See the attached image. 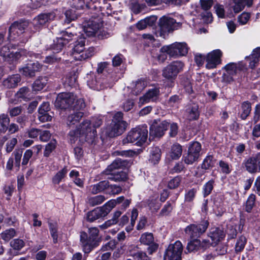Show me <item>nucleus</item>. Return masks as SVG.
<instances>
[{
    "instance_id": "obj_1",
    "label": "nucleus",
    "mask_w": 260,
    "mask_h": 260,
    "mask_svg": "<svg viewBox=\"0 0 260 260\" xmlns=\"http://www.w3.org/2000/svg\"><path fill=\"white\" fill-rule=\"evenodd\" d=\"M89 237L85 232L80 234V242L83 251L86 253H89L94 248L99 244L98 238L99 230L97 228H91L88 230Z\"/></svg>"
},
{
    "instance_id": "obj_2",
    "label": "nucleus",
    "mask_w": 260,
    "mask_h": 260,
    "mask_svg": "<svg viewBox=\"0 0 260 260\" xmlns=\"http://www.w3.org/2000/svg\"><path fill=\"white\" fill-rule=\"evenodd\" d=\"M96 135V131L92 129L91 126L90 125V121H88V120L83 121L76 131H71L69 134L71 143H75L79 137L83 136L86 138L88 136L91 138L94 137Z\"/></svg>"
},
{
    "instance_id": "obj_3",
    "label": "nucleus",
    "mask_w": 260,
    "mask_h": 260,
    "mask_svg": "<svg viewBox=\"0 0 260 260\" xmlns=\"http://www.w3.org/2000/svg\"><path fill=\"white\" fill-rule=\"evenodd\" d=\"M148 136L146 126L137 127L132 129L123 139L124 144L135 143L137 146H142L146 142Z\"/></svg>"
},
{
    "instance_id": "obj_4",
    "label": "nucleus",
    "mask_w": 260,
    "mask_h": 260,
    "mask_svg": "<svg viewBox=\"0 0 260 260\" xmlns=\"http://www.w3.org/2000/svg\"><path fill=\"white\" fill-rule=\"evenodd\" d=\"M85 39H80L76 42L71 53V55L75 60L80 61L85 60L94 54V48L89 47L85 49Z\"/></svg>"
},
{
    "instance_id": "obj_5",
    "label": "nucleus",
    "mask_w": 260,
    "mask_h": 260,
    "mask_svg": "<svg viewBox=\"0 0 260 260\" xmlns=\"http://www.w3.org/2000/svg\"><path fill=\"white\" fill-rule=\"evenodd\" d=\"M188 51V47L185 42H175L170 45L164 46L160 50L161 53H167L175 58L185 56Z\"/></svg>"
},
{
    "instance_id": "obj_6",
    "label": "nucleus",
    "mask_w": 260,
    "mask_h": 260,
    "mask_svg": "<svg viewBox=\"0 0 260 260\" xmlns=\"http://www.w3.org/2000/svg\"><path fill=\"white\" fill-rule=\"evenodd\" d=\"M15 50V46L12 44L4 46L0 49V55L5 61L11 62L19 59L22 56H27L29 54L25 50Z\"/></svg>"
},
{
    "instance_id": "obj_7",
    "label": "nucleus",
    "mask_w": 260,
    "mask_h": 260,
    "mask_svg": "<svg viewBox=\"0 0 260 260\" xmlns=\"http://www.w3.org/2000/svg\"><path fill=\"white\" fill-rule=\"evenodd\" d=\"M116 80L113 79L111 75H108L106 78H104L102 77V75H99L88 81L87 84L91 89L100 90L107 87H111L114 82Z\"/></svg>"
},
{
    "instance_id": "obj_8",
    "label": "nucleus",
    "mask_w": 260,
    "mask_h": 260,
    "mask_svg": "<svg viewBox=\"0 0 260 260\" xmlns=\"http://www.w3.org/2000/svg\"><path fill=\"white\" fill-rule=\"evenodd\" d=\"M182 23L169 16H164L159 19V35L165 38L168 33L180 27Z\"/></svg>"
},
{
    "instance_id": "obj_9",
    "label": "nucleus",
    "mask_w": 260,
    "mask_h": 260,
    "mask_svg": "<svg viewBox=\"0 0 260 260\" xmlns=\"http://www.w3.org/2000/svg\"><path fill=\"white\" fill-rule=\"evenodd\" d=\"M123 114L118 112L115 114L111 124V130L109 133L110 137H115L121 135L126 127V122L122 120Z\"/></svg>"
},
{
    "instance_id": "obj_10",
    "label": "nucleus",
    "mask_w": 260,
    "mask_h": 260,
    "mask_svg": "<svg viewBox=\"0 0 260 260\" xmlns=\"http://www.w3.org/2000/svg\"><path fill=\"white\" fill-rule=\"evenodd\" d=\"M184 64L181 61H175L168 64L162 70V76L166 79L173 81L178 73L183 70Z\"/></svg>"
},
{
    "instance_id": "obj_11",
    "label": "nucleus",
    "mask_w": 260,
    "mask_h": 260,
    "mask_svg": "<svg viewBox=\"0 0 260 260\" xmlns=\"http://www.w3.org/2000/svg\"><path fill=\"white\" fill-rule=\"evenodd\" d=\"M201 144L197 141L192 142L189 145L187 153L184 156V161L187 165H192L197 161L201 151Z\"/></svg>"
},
{
    "instance_id": "obj_12",
    "label": "nucleus",
    "mask_w": 260,
    "mask_h": 260,
    "mask_svg": "<svg viewBox=\"0 0 260 260\" xmlns=\"http://www.w3.org/2000/svg\"><path fill=\"white\" fill-rule=\"evenodd\" d=\"M209 222L207 220L202 221L200 224H191L185 229V234L191 238H198L205 232Z\"/></svg>"
},
{
    "instance_id": "obj_13",
    "label": "nucleus",
    "mask_w": 260,
    "mask_h": 260,
    "mask_svg": "<svg viewBox=\"0 0 260 260\" xmlns=\"http://www.w3.org/2000/svg\"><path fill=\"white\" fill-rule=\"evenodd\" d=\"M76 100V95L71 92H62L59 93L55 101V107L60 109H67L72 107L74 101Z\"/></svg>"
},
{
    "instance_id": "obj_14",
    "label": "nucleus",
    "mask_w": 260,
    "mask_h": 260,
    "mask_svg": "<svg viewBox=\"0 0 260 260\" xmlns=\"http://www.w3.org/2000/svg\"><path fill=\"white\" fill-rule=\"evenodd\" d=\"M245 68V66L242 62L238 64L231 62L224 66V69L226 73L222 75V80L226 83H230L233 81V76L236 75L239 71Z\"/></svg>"
},
{
    "instance_id": "obj_15",
    "label": "nucleus",
    "mask_w": 260,
    "mask_h": 260,
    "mask_svg": "<svg viewBox=\"0 0 260 260\" xmlns=\"http://www.w3.org/2000/svg\"><path fill=\"white\" fill-rule=\"evenodd\" d=\"M169 126V123L166 120L155 119L150 126V135L154 137H161L164 135Z\"/></svg>"
},
{
    "instance_id": "obj_16",
    "label": "nucleus",
    "mask_w": 260,
    "mask_h": 260,
    "mask_svg": "<svg viewBox=\"0 0 260 260\" xmlns=\"http://www.w3.org/2000/svg\"><path fill=\"white\" fill-rule=\"evenodd\" d=\"M62 33V36L56 38L51 45V49L53 50L54 53H58L61 51L64 46L72 40L74 36L72 33L67 31H63Z\"/></svg>"
},
{
    "instance_id": "obj_17",
    "label": "nucleus",
    "mask_w": 260,
    "mask_h": 260,
    "mask_svg": "<svg viewBox=\"0 0 260 260\" xmlns=\"http://www.w3.org/2000/svg\"><path fill=\"white\" fill-rule=\"evenodd\" d=\"M222 52L219 49L214 50L209 53L206 57V67L208 69H214L221 63Z\"/></svg>"
},
{
    "instance_id": "obj_18",
    "label": "nucleus",
    "mask_w": 260,
    "mask_h": 260,
    "mask_svg": "<svg viewBox=\"0 0 260 260\" xmlns=\"http://www.w3.org/2000/svg\"><path fill=\"white\" fill-rule=\"evenodd\" d=\"M28 26L26 21L15 22L10 26L8 39L13 40L23 34L25 29Z\"/></svg>"
},
{
    "instance_id": "obj_19",
    "label": "nucleus",
    "mask_w": 260,
    "mask_h": 260,
    "mask_svg": "<svg viewBox=\"0 0 260 260\" xmlns=\"http://www.w3.org/2000/svg\"><path fill=\"white\" fill-rule=\"evenodd\" d=\"M102 26L100 20L96 18L89 20L84 26L83 30L87 36L95 35L100 30Z\"/></svg>"
},
{
    "instance_id": "obj_20",
    "label": "nucleus",
    "mask_w": 260,
    "mask_h": 260,
    "mask_svg": "<svg viewBox=\"0 0 260 260\" xmlns=\"http://www.w3.org/2000/svg\"><path fill=\"white\" fill-rule=\"evenodd\" d=\"M42 65L38 62L27 63L24 67L19 69V72L26 77H31L35 75L36 72H40Z\"/></svg>"
},
{
    "instance_id": "obj_21",
    "label": "nucleus",
    "mask_w": 260,
    "mask_h": 260,
    "mask_svg": "<svg viewBox=\"0 0 260 260\" xmlns=\"http://www.w3.org/2000/svg\"><path fill=\"white\" fill-rule=\"evenodd\" d=\"M55 17V14L53 12L41 14L34 19L33 24L35 28L38 29L47 22L53 20Z\"/></svg>"
},
{
    "instance_id": "obj_22",
    "label": "nucleus",
    "mask_w": 260,
    "mask_h": 260,
    "mask_svg": "<svg viewBox=\"0 0 260 260\" xmlns=\"http://www.w3.org/2000/svg\"><path fill=\"white\" fill-rule=\"evenodd\" d=\"M159 90L157 88L149 89L143 96L140 98L139 105H142L151 102L155 101L158 98Z\"/></svg>"
},
{
    "instance_id": "obj_23",
    "label": "nucleus",
    "mask_w": 260,
    "mask_h": 260,
    "mask_svg": "<svg viewBox=\"0 0 260 260\" xmlns=\"http://www.w3.org/2000/svg\"><path fill=\"white\" fill-rule=\"evenodd\" d=\"M210 246L209 240H203L201 242L198 239L190 241L187 246V249L189 252L197 251L200 249L205 250Z\"/></svg>"
},
{
    "instance_id": "obj_24",
    "label": "nucleus",
    "mask_w": 260,
    "mask_h": 260,
    "mask_svg": "<svg viewBox=\"0 0 260 260\" xmlns=\"http://www.w3.org/2000/svg\"><path fill=\"white\" fill-rule=\"evenodd\" d=\"M225 234L224 232L218 228H213L210 230L208 237L211 239L210 245L215 246L224 238Z\"/></svg>"
},
{
    "instance_id": "obj_25",
    "label": "nucleus",
    "mask_w": 260,
    "mask_h": 260,
    "mask_svg": "<svg viewBox=\"0 0 260 260\" xmlns=\"http://www.w3.org/2000/svg\"><path fill=\"white\" fill-rule=\"evenodd\" d=\"M50 105L48 102L43 103L39 107L38 110V118L42 122L50 121L52 116L49 114Z\"/></svg>"
},
{
    "instance_id": "obj_26",
    "label": "nucleus",
    "mask_w": 260,
    "mask_h": 260,
    "mask_svg": "<svg viewBox=\"0 0 260 260\" xmlns=\"http://www.w3.org/2000/svg\"><path fill=\"white\" fill-rule=\"evenodd\" d=\"M184 116L189 120L197 119L199 116L198 105L195 104L188 105L185 110Z\"/></svg>"
},
{
    "instance_id": "obj_27",
    "label": "nucleus",
    "mask_w": 260,
    "mask_h": 260,
    "mask_svg": "<svg viewBox=\"0 0 260 260\" xmlns=\"http://www.w3.org/2000/svg\"><path fill=\"white\" fill-rule=\"evenodd\" d=\"M128 162L126 160L121 158H116L113 162L108 166L107 168L104 171L105 174H108L110 172H114L116 169L123 168L127 166Z\"/></svg>"
},
{
    "instance_id": "obj_28",
    "label": "nucleus",
    "mask_w": 260,
    "mask_h": 260,
    "mask_svg": "<svg viewBox=\"0 0 260 260\" xmlns=\"http://www.w3.org/2000/svg\"><path fill=\"white\" fill-rule=\"evenodd\" d=\"M166 250L168 251V259L172 257V253L175 252L177 257V255H181L183 251V246L181 242L179 241H177L173 244H171L169 245Z\"/></svg>"
},
{
    "instance_id": "obj_29",
    "label": "nucleus",
    "mask_w": 260,
    "mask_h": 260,
    "mask_svg": "<svg viewBox=\"0 0 260 260\" xmlns=\"http://www.w3.org/2000/svg\"><path fill=\"white\" fill-rule=\"evenodd\" d=\"M20 80V76L18 74L10 76L4 80L3 85L8 88H15Z\"/></svg>"
},
{
    "instance_id": "obj_30",
    "label": "nucleus",
    "mask_w": 260,
    "mask_h": 260,
    "mask_svg": "<svg viewBox=\"0 0 260 260\" xmlns=\"http://www.w3.org/2000/svg\"><path fill=\"white\" fill-rule=\"evenodd\" d=\"M106 216L101 208H98L88 212L86 216V219L89 222H92L100 218Z\"/></svg>"
},
{
    "instance_id": "obj_31",
    "label": "nucleus",
    "mask_w": 260,
    "mask_h": 260,
    "mask_svg": "<svg viewBox=\"0 0 260 260\" xmlns=\"http://www.w3.org/2000/svg\"><path fill=\"white\" fill-rule=\"evenodd\" d=\"M106 174L108 175V179L115 182L124 181L127 178L126 173L123 171L112 172Z\"/></svg>"
},
{
    "instance_id": "obj_32",
    "label": "nucleus",
    "mask_w": 260,
    "mask_h": 260,
    "mask_svg": "<svg viewBox=\"0 0 260 260\" xmlns=\"http://www.w3.org/2000/svg\"><path fill=\"white\" fill-rule=\"evenodd\" d=\"M156 20V17L154 16H152L141 20L137 23L136 26L139 30H142L148 26L153 25Z\"/></svg>"
},
{
    "instance_id": "obj_33",
    "label": "nucleus",
    "mask_w": 260,
    "mask_h": 260,
    "mask_svg": "<svg viewBox=\"0 0 260 260\" xmlns=\"http://www.w3.org/2000/svg\"><path fill=\"white\" fill-rule=\"evenodd\" d=\"M245 167L246 170L251 173L258 172L256 157L254 156L248 158L245 162Z\"/></svg>"
},
{
    "instance_id": "obj_34",
    "label": "nucleus",
    "mask_w": 260,
    "mask_h": 260,
    "mask_svg": "<svg viewBox=\"0 0 260 260\" xmlns=\"http://www.w3.org/2000/svg\"><path fill=\"white\" fill-rule=\"evenodd\" d=\"M138 248L137 246H134V249L129 248V254L131 256L137 260H150L145 252L137 250Z\"/></svg>"
},
{
    "instance_id": "obj_35",
    "label": "nucleus",
    "mask_w": 260,
    "mask_h": 260,
    "mask_svg": "<svg viewBox=\"0 0 260 260\" xmlns=\"http://www.w3.org/2000/svg\"><path fill=\"white\" fill-rule=\"evenodd\" d=\"M259 58L260 47H257L254 49L251 54L249 57H246V59L249 60V67L253 68L258 62Z\"/></svg>"
},
{
    "instance_id": "obj_36",
    "label": "nucleus",
    "mask_w": 260,
    "mask_h": 260,
    "mask_svg": "<svg viewBox=\"0 0 260 260\" xmlns=\"http://www.w3.org/2000/svg\"><path fill=\"white\" fill-rule=\"evenodd\" d=\"M83 113L81 111L74 112L69 115L67 118V124L69 126L78 123L83 116Z\"/></svg>"
},
{
    "instance_id": "obj_37",
    "label": "nucleus",
    "mask_w": 260,
    "mask_h": 260,
    "mask_svg": "<svg viewBox=\"0 0 260 260\" xmlns=\"http://www.w3.org/2000/svg\"><path fill=\"white\" fill-rule=\"evenodd\" d=\"M109 187L108 181L104 180L99 182L96 184H94L91 186V192L93 194H96L102 192Z\"/></svg>"
},
{
    "instance_id": "obj_38",
    "label": "nucleus",
    "mask_w": 260,
    "mask_h": 260,
    "mask_svg": "<svg viewBox=\"0 0 260 260\" xmlns=\"http://www.w3.org/2000/svg\"><path fill=\"white\" fill-rule=\"evenodd\" d=\"M214 210L217 216H221L225 211V208L221 198H217L214 201Z\"/></svg>"
},
{
    "instance_id": "obj_39",
    "label": "nucleus",
    "mask_w": 260,
    "mask_h": 260,
    "mask_svg": "<svg viewBox=\"0 0 260 260\" xmlns=\"http://www.w3.org/2000/svg\"><path fill=\"white\" fill-rule=\"evenodd\" d=\"M150 153L149 161L153 164L158 163L161 157L160 149L157 147H153Z\"/></svg>"
},
{
    "instance_id": "obj_40",
    "label": "nucleus",
    "mask_w": 260,
    "mask_h": 260,
    "mask_svg": "<svg viewBox=\"0 0 260 260\" xmlns=\"http://www.w3.org/2000/svg\"><path fill=\"white\" fill-rule=\"evenodd\" d=\"M182 152V146L178 144H175L171 147L169 155L172 159H177L181 156Z\"/></svg>"
},
{
    "instance_id": "obj_41",
    "label": "nucleus",
    "mask_w": 260,
    "mask_h": 260,
    "mask_svg": "<svg viewBox=\"0 0 260 260\" xmlns=\"http://www.w3.org/2000/svg\"><path fill=\"white\" fill-rule=\"evenodd\" d=\"M47 80V78L46 77H39L33 84V90L35 91H40L42 90L46 85Z\"/></svg>"
},
{
    "instance_id": "obj_42",
    "label": "nucleus",
    "mask_w": 260,
    "mask_h": 260,
    "mask_svg": "<svg viewBox=\"0 0 260 260\" xmlns=\"http://www.w3.org/2000/svg\"><path fill=\"white\" fill-rule=\"evenodd\" d=\"M106 200L103 195H98L94 197H88L87 203L91 206H95L103 203Z\"/></svg>"
},
{
    "instance_id": "obj_43",
    "label": "nucleus",
    "mask_w": 260,
    "mask_h": 260,
    "mask_svg": "<svg viewBox=\"0 0 260 260\" xmlns=\"http://www.w3.org/2000/svg\"><path fill=\"white\" fill-rule=\"evenodd\" d=\"M146 82L144 80H138L135 83L133 92L134 94L137 95L140 93L146 86Z\"/></svg>"
},
{
    "instance_id": "obj_44",
    "label": "nucleus",
    "mask_w": 260,
    "mask_h": 260,
    "mask_svg": "<svg viewBox=\"0 0 260 260\" xmlns=\"http://www.w3.org/2000/svg\"><path fill=\"white\" fill-rule=\"evenodd\" d=\"M10 119L8 115L4 114L0 115V133H4L6 131Z\"/></svg>"
},
{
    "instance_id": "obj_45",
    "label": "nucleus",
    "mask_w": 260,
    "mask_h": 260,
    "mask_svg": "<svg viewBox=\"0 0 260 260\" xmlns=\"http://www.w3.org/2000/svg\"><path fill=\"white\" fill-rule=\"evenodd\" d=\"M139 241L144 245H150L154 242L153 234L150 233H145L141 236Z\"/></svg>"
},
{
    "instance_id": "obj_46",
    "label": "nucleus",
    "mask_w": 260,
    "mask_h": 260,
    "mask_svg": "<svg viewBox=\"0 0 260 260\" xmlns=\"http://www.w3.org/2000/svg\"><path fill=\"white\" fill-rule=\"evenodd\" d=\"M241 108L242 112L241 114V117L243 119H245L249 116L251 110L250 103L248 102H244L242 104Z\"/></svg>"
},
{
    "instance_id": "obj_47",
    "label": "nucleus",
    "mask_w": 260,
    "mask_h": 260,
    "mask_svg": "<svg viewBox=\"0 0 260 260\" xmlns=\"http://www.w3.org/2000/svg\"><path fill=\"white\" fill-rule=\"evenodd\" d=\"M67 173L68 170L66 167L58 171L52 178L53 183L55 184H58Z\"/></svg>"
},
{
    "instance_id": "obj_48",
    "label": "nucleus",
    "mask_w": 260,
    "mask_h": 260,
    "mask_svg": "<svg viewBox=\"0 0 260 260\" xmlns=\"http://www.w3.org/2000/svg\"><path fill=\"white\" fill-rule=\"evenodd\" d=\"M29 90L26 87L21 88L16 93V96L18 99H22L25 101L29 99Z\"/></svg>"
},
{
    "instance_id": "obj_49",
    "label": "nucleus",
    "mask_w": 260,
    "mask_h": 260,
    "mask_svg": "<svg viewBox=\"0 0 260 260\" xmlns=\"http://www.w3.org/2000/svg\"><path fill=\"white\" fill-rule=\"evenodd\" d=\"M49 228L50 234L53 238V241L54 243L57 242L58 235H57V225L56 223H52L49 222Z\"/></svg>"
},
{
    "instance_id": "obj_50",
    "label": "nucleus",
    "mask_w": 260,
    "mask_h": 260,
    "mask_svg": "<svg viewBox=\"0 0 260 260\" xmlns=\"http://www.w3.org/2000/svg\"><path fill=\"white\" fill-rule=\"evenodd\" d=\"M116 205V201L115 200H110L106 203L104 206L100 207L105 216H107L111 210Z\"/></svg>"
},
{
    "instance_id": "obj_51",
    "label": "nucleus",
    "mask_w": 260,
    "mask_h": 260,
    "mask_svg": "<svg viewBox=\"0 0 260 260\" xmlns=\"http://www.w3.org/2000/svg\"><path fill=\"white\" fill-rule=\"evenodd\" d=\"M15 235L16 232L15 230L14 229L11 228L3 232L1 234V237L4 240L8 241L11 239L13 238Z\"/></svg>"
},
{
    "instance_id": "obj_52",
    "label": "nucleus",
    "mask_w": 260,
    "mask_h": 260,
    "mask_svg": "<svg viewBox=\"0 0 260 260\" xmlns=\"http://www.w3.org/2000/svg\"><path fill=\"white\" fill-rule=\"evenodd\" d=\"M214 164V160L212 155H208L204 159L202 168L204 169L207 170L211 167H212Z\"/></svg>"
},
{
    "instance_id": "obj_53",
    "label": "nucleus",
    "mask_w": 260,
    "mask_h": 260,
    "mask_svg": "<svg viewBox=\"0 0 260 260\" xmlns=\"http://www.w3.org/2000/svg\"><path fill=\"white\" fill-rule=\"evenodd\" d=\"M255 195L251 194L247 199L246 205H245V210L247 212H250L253 206L255 204Z\"/></svg>"
},
{
    "instance_id": "obj_54",
    "label": "nucleus",
    "mask_w": 260,
    "mask_h": 260,
    "mask_svg": "<svg viewBox=\"0 0 260 260\" xmlns=\"http://www.w3.org/2000/svg\"><path fill=\"white\" fill-rule=\"evenodd\" d=\"M100 0H90L86 4V7L90 9L97 11H102V6H100Z\"/></svg>"
},
{
    "instance_id": "obj_55",
    "label": "nucleus",
    "mask_w": 260,
    "mask_h": 260,
    "mask_svg": "<svg viewBox=\"0 0 260 260\" xmlns=\"http://www.w3.org/2000/svg\"><path fill=\"white\" fill-rule=\"evenodd\" d=\"M246 243V239L244 236H241L239 238L235 246V250L236 252L241 251L244 248Z\"/></svg>"
},
{
    "instance_id": "obj_56",
    "label": "nucleus",
    "mask_w": 260,
    "mask_h": 260,
    "mask_svg": "<svg viewBox=\"0 0 260 260\" xmlns=\"http://www.w3.org/2000/svg\"><path fill=\"white\" fill-rule=\"evenodd\" d=\"M25 245L24 242L20 239H15L10 242L11 246L15 250H20Z\"/></svg>"
},
{
    "instance_id": "obj_57",
    "label": "nucleus",
    "mask_w": 260,
    "mask_h": 260,
    "mask_svg": "<svg viewBox=\"0 0 260 260\" xmlns=\"http://www.w3.org/2000/svg\"><path fill=\"white\" fill-rule=\"evenodd\" d=\"M56 141L53 140L51 141L50 143L46 145L44 152V155L45 156L48 157L49 156L51 152L55 149L56 147Z\"/></svg>"
},
{
    "instance_id": "obj_58",
    "label": "nucleus",
    "mask_w": 260,
    "mask_h": 260,
    "mask_svg": "<svg viewBox=\"0 0 260 260\" xmlns=\"http://www.w3.org/2000/svg\"><path fill=\"white\" fill-rule=\"evenodd\" d=\"M214 181L209 180L203 186V194L204 197L208 196L211 192L213 188Z\"/></svg>"
},
{
    "instance_id": "obj_59",
    "label": "nucleus",
    "mask_w": 260,
    "mask_h": 260,
    "mask_svg": "<svg viewBox=\"0 0 260 260\" xmlns=\"http://www.w3.org/2000/svg\"><path fill=\"white\" fill-rule=\"evenodd\" d=\"M15 158V166L19 167L20 161L22 155V150L21 149H16L13 153Z\"/></svg>"
},
{
    "instance_id": "obj_60",
    "label": "nucleus",
    "mask_w": 260,
    "mask_h": 260,
    "mask_svg": "<svg viewBox=\"0 0 260 260\" xmlns=\"http://www.w3.org/2000/svg\"><path fill=\"white\" fill-rule=\"evenodd\" d=\"M219 166L221 172L223 174H228L231 173L232 170L228 163L223 160H220L219 162Z\"/></svg>"
},
{
    "instance_id": "obj_61",
    "label": "nucleus",
    "mask_w": 260,
    "mask_h": 260,
    "mask_svg": "<svg viewBox=\"0 0 260 260\" xmlns=\"http://www.w3.org/2000/svg\"><path fill=\"white\" fill-rule=\"evenodd\" d=\"M65 15L66 17V22L68 23L77 18V15L75 13V11L72 9L67 11Z\"/></svg>"
},
{
    "instance_id": "obj_62",
    "label": "nucleus",
    "mask_w": 260,
    "mask_h": 260,
    "mask_svg": "<svg viewBox=\"0 0 260 260\" xmlns=\"http://www.w3.org/2000/svg\"><path fill=\"white\" fill-rule=\"evenodd\" d=\"M72 107L77 110H81L85 107V103L84 100L82 98L78 99L76 98L75 101H74V104Z\"/></svg>"
},
{
    "instance_id": "obj_63",
    "label": "nucleus",
    "mask_w": 260,
    "mask_h": 260,
    "mask_svg": "<svg viewBox=\"0 0 260 260\" xmlns=\"http://www.w3.org/2000/svg\"><path fill=\"white\" fill-rule=\"evenodd\" d=\"M181 178L180 177H176L172 179L168 182V187L170 189H174L177 187L180 182H181Z\"/></svg>"
},
{
    "instance_id": "obj_64",
    "label": "nucleus",
    "mask_w": 260,
    "mask_h": 260,
    "mask_svg": "<svg viewBox=\"0 0 260 260\" xmlns=\"http://www.w3.org/2000/svg\"><path fill=\"white\" fill-rule=\"evenodd\" d=\"M197 190L192 188L187 190L185 194V201L187 202H192L196 196Z\"/></svg>"
}]
</instances>
